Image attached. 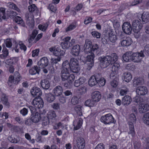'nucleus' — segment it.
Here are the masks:
<instances>
[{"label":"nucleus","mask_w":149,"mask_h":149,"mask_svg":"<svg viewBox=\"0 0 149 149\" xmlns=\"http://www.w3.org/2000/svg\"><path fill=\"white\" fill-rule=\"evenodd\" d=\"M118 56L116 53H113L111 56H100L98 59L103 68H106L113 61H118Z\"/></svg>","instance_id":"f257e3e1"},{"label":"nucleus","mask_w":149,"mask_h":149,"mask_svg":"<svg viewBox=\"0 0 149 149\" xmlns=\"http://www.w3.org/2000/svg\"><path fill=\"white\" fill-rule=\"evenodd\" d=\"M21 79V77L19 74L17 72H15L14 76H10L8 82V86L10 87L12 86L13 84H17Z\"/></svg>","instance_id":"f03ea898"},{"label":"nucleus","mask_w":149,"mask_h":149,"mask_svg":"<svg viewBox=\"0 0 149 149\" xmlns=\"http://www.w3.org/2000/svg\"><path fill=\"white\" fill-rule=\"evenodd\" d=\"M70 70L73 73H78L80 71V68L78 60L74 58H72L70 60Z\"/></svg>","instance_id":"7ed1b4c3"},{"label":"nucleus","mask_w":149,"mask_h":149,"mask_svg":"<svg viewBox=\"0 0 149 149\" xmlns=\"http://www.w3.org/2000/svg\"><path fill=\"white\" fill-rule=\"evenodd\" d=\"M100 120L105 124H109L112 123H115L116 122V120H114L113 117L110 113L102 116Z\"/></svg>","instance_id":"20e7f679"},{"label":"nucleus","mask_w":149,"mask_h":149,"mask_svg":"<svg viewBox=\"0 0 149 149\" xmlns=\"http://www.w3.org/2000/svg\"><path fill=\"white\" fill-rule=\"evenodd\" d=\"M144 56L143 51H141L139 53H133L132 52L131 61L134 62H140Z\"/></svg>","instance_id":"39448f33"},{"label":"nucleus","mask_w":149,"mask_h":149,"mask_svg":"<svg viewBox=\"0 0 149 149\" xmlns=\"http://www.w3.org/2000/svg\"><path fill=\"white\" fill-rule=\"evenodd\" d=\"M91 54L87 56L86 62L87 65V69L90 70L93 66L94 63V59L95 55L93 53H91Z\"/></svg>","instance_id":"423d86ee"},{"label":"nucleus","mask_w":149,"mask_h":149,"mask_svg":"<svg viewBox=\"0 0 149 149\" xmlns=\"http://www.w3.org/2000/svg\"><path fill=\"white\" fill-rule=\"evenodd\" d=\"M32 103L36 108H38L39 109L42 108L43 106V100L40 97H36L33 100Z\"/></svg>","instance_id":"0eeeda50"},{"label":"nucleus","mask_w":149,"mask_h":149,"mask_svg":"<svg viewBox=\"0 0 149 149\" xmlns=\"http://www.w3.org/2000/svg\"><path fill=\"white\" fill-rule=\"evenodd\" d=\"M143 26L142 24L138 20L133 21L132 24V28L134 32L140 31Z\"/></svg>","instance_id":"6e6552de"},{"label":"nucleus","mask_w":149,"mask_h":149,"mask_svg":"<svg viewBox=\"0 0 149 149\" xmlns=\"http://www.w3.org/2000/svg\"><path fill=\"white\" fill-rule=\"evenodd\" d=\"M123 30L126 34L130 35L131 33L132 28L130 22H125L122 26Z\"/></svg>","instance_id":"1a4fd4ad"},{"label":"nucleus","mask_w":149,"mask_h":149,"mask_svg":"<svg viewBox=\"0 0 149 149\" xmlns=\"http://www.w3.org/2000/svg\"><path fill=\"white\" fill-rule=\"evenodd\" d=\"M76 144L78 149H84L85 146L84 139L82 137H77L76 141Z\"/></svg>","instance_id":"9d476101"},{"label":"nucleus","mask_w":149,"mask_h":149,"mask_svg":"<svg viewBox=\"0 0 149 149\" xmlns=\"http://www.w3.org/2000/svg\"><path fill=\"white\" fill-rule=\"evenodd\" d=\"M85 46V48L84 50V52L86 54L92 53V44L90 40L87 39L86 40Z\"/></svg>","instance_id":"9b49d317"},{"label":"nucleus","mask_w":149,"mask_h":149,"mask_svg":"<svg viewBox=\"0 0 149 149\" xmlns=\"http://www.w3.org/2000/svg\"><path fill=\"white\" fill-rule=\"evenodd\" d=\"M56 116L55 111L52 110L48 112L47 118L50 120L52 123L55 124L56 121V119L55 118Z\"/></svg>","instance_id":"f8f14e48"},{"label":"nucleus","mask_w":149,"mask_h":149,"mask_svg":"<svg viewBox=\"0 0 149 149\" xmlns=\"http://www.w3.org/2000/svg\"><path fill=\"white\" fill-rule=\"evenodd\" d=\"M31 93L32 95L35 97H40L42 95V91L40 89L37 87H33L31 90Z\"/></svg>","instance_id":"ddd939ff"},{"label":"nucleus","mask_w":149,"mask_h":149,"mask_svg":"<svg viewBox=\"0 0 149 149\" xmlns=\"http://www.w3.org/2000/svg\"><path fill=\"white\" fill-rule=\"evenodd\" d=\"M48 64V61L47 57H43L38 62V67L41 68H44L47 67Z\"/></svg>","instance_id":"4468645a"},{"label":"nucleus","mask_w":149,"mask_h":149,"mask_svg":"<svg viewBox=\"0 0 149 149\" xmlns=\"http://www.w3.org/2000/svg\"><path fill=\"white\" fill-rule=\"evenodd\" d=\"M30 117L31 121L35 123H38L41 119V115L38 113L31 114Z\"/></svg>","instance_id":"2eb2a0df"},{"label":"nucleus","mask_w":149,"mask_h":149,"mask_svg":"<svg viewBox=\"0 0 149 149\" xmlns=\"http://www.w3.org/2000/svg\"><path fill=\"white\" fill-rule=\"evenodd\" d=\"M75 40L74 39H72L71 41L66 42L63 41L61 43V45L63 49H68L70 47H72L74 43Z\"/></svg>","instance_id":"dca6fc26"},{"label":"nucleus","mask_w":149,"mask_h":149,"mask_svg":"<svg viewBox=\"0 0 149 149\" xmlns=\"http://www.w3.org/2000/svg\"><path fill=\"white\" fill-rule=\"evenodd\" d=\"M136 92L138 95H144L147 93L148 90L145 86H139L137 88Z\"/></svg>","instance_id":"f3484780"},{"label":"nucleus","mask_w":149,"mask_h":149,"mask_svg":"<svg viewBox=\"0 0 149 149\" xmlns=\"http://www.w3.org/2000/svg\"><path fill=\"white\" fill-rule=\"evenodd\" d=\"M92 98L94 102H97L99 101L101 98V94L98 91H95L91 95Z\"/></svg>","instance_id":"a211bd4d"},{"label":"nucleus","mask_w":149,"mask_h":149,"mask_svg":"<svg viewBox=\"0 0 149 149\" xmlns=\"http://www.w3.org/2000/svg\"><path fill=\"white\" fill-rule=\"evenodd\" d=\"M63 88L60 86H57L53 90V93L56 97L59 96L62 94Z\"/></svg>","instance_id":"6ab92c4d"},{"label":"nucleus","mask_w":149,"mask_h":149,"mask_svg":"<svg viewBox=\"0 0 149 149\" xmlns=\"http://www.w3.org/2000/svg\"><path fill=\"white\" fill-rule=\"evenodd\" d=\"M26 23L31 28H33L34 25V20L33 16H29V15H26Z\"/></svg>","instance_id":"aec40b11"},{"label":"nucleus","mask_w":149,"mask_h":149,"mask_svg":"<svg viewBox=\"0 0 149 149\" xmlns=\"http://www.w3.org/2000/svg\"><path fill=\"white\" fill-rule=\"evenodd\" d=\"M61 76L62 81H64L69 80H74L75 77L74 75L71 74H61Z\"/></svg>","instance_id":"412c9836"},{"label":"nucleus","mask_w":149,"mask_h":149,"mask_svg":"<svg viewBox=\"0 0 149 149\" xmlns=\"http://www.w3.org/2000/svg\"><path fill=\"white\" fill-rule=\"evenodd\" d=\"M80 46L79 45H76L74 46L71 50V53L72 55L74 56H78L80 52Z\"/></svg>","instance_id":"4be33fe9"},{"label":"nucleus","mask_w":149,"mask_h":149,"mask_svg":"<svg viewBox=\"0 0 149 149\" xmlns=\"http://www.w3.org/2000/svg\"><path fill=\"white\" fill-rule=\"evenodd\" d=\"M65 51L64 49H61L60 47H57L54 52V55L60 57L61 56H63L64 54Z\"/></svg>","instance_id":"5701e85b"},{"label":"nucleus","mask_w":149,"mask_h":149,"mask_svg":"<svg viewBox=\"0 0 149 149\" xmlns=\"http://www.w3.org/2000/svg\"><path fill=\"white\" fill-rule=\"evenodd\" d=\"M40 84L42 87L45 90H48L50 87V84L49 81L47 79L42 80Z\"/></svg>","instance_id":"b1692460"},{"label":"nucleus","mask_w":149,"mask_h":149,"mask_svg":"<svg viewBox=\"0 0 149 149\" xmlns=\"http://www.w3.org/2000/svg\"><path fill=\"white\" fill-rule=\"evenodd\" d=\"M86 80L85 78L83 77H81L75 81L74 85L75 87H78L80 85H82L84 83Z\"/></svg>","instance_id":"393cba45"},{"label":"nucleus","mask_w":149,"mask_h":149,"mask_svg":"<svg viewBox=\"0 0 149 149\" xmlns=\"http://www.w3.org/2000/svg\"><path fill=\"white\" fill-rule=\"evenodd\" d=\"M131 97L129 95H126L124 97L122 100V104L124 105H129L132 101Z\"/></svg>","instance_id":"a878e982"},{"label":"nucleus","mask_w":149,"mask_h":149,"mask_svg":"<svg viewBox=\"0 0 149 149\" xmlns=\"http://www.w3.org/2000/svg\"><path fill=\"white\" fill-rule=\"evenodd\" d=\"M132 52L129 51L125 53L123 56V60L125 62L131 61Z\"/></svg>","instance_id":"bb28decb"},{"label":"nucleus","mask_w":149,"mask_h":149,"mask_svg":"<svg viewBox=\"0 0 149 149\" xmlns=\"http://www.w3.org/2000/svg\"><path fill=\"white\" fill-rule=\"evenodd\" d=\"M45 95L47 101L50 103L53 102L55 99V96L51 93H45Z\"/></svg>","instance_id":"cd10ccee"},{"label":"nucleus","mask_w":149,"mask_h":149,"mask_svg":"<svg viewBox=\"0 0 149 149\" xmlns=\"http://www.w3.org/2000/svg\"><path fill=\"white\" fill-rule=\"evenodd\" d=\"M149 107L147 104H143L139 106V110L140 113H143L148 111Z\"/></svg>","instance_id":"c85d7f7f"},{"label":"nucleus","mask_w":149,"mask_h":149,"mask_svg":"<svg viewBox=\"0 0 149 149\" xmlns=\"http://www.w3.org/2000/svg\"><path fill=\"white\" fill-rule=\"evenodd\" d=\"M40 71V67L37 66H34L31 69L29 70V73L32 75H35L36 74H39Z\"/></svg>","instance_id":"c756f323"},{"label":"nucleus","mask_w":149,"mask_h":149,"mask_svg":"<svg viewBox=\"0 0 149 149\" xmlns=\"http://www.w3.org/2000/svg\"><path fill=\"white\" fill-rule=\"evenodd\" d=\"M131 39L130 38H127L120 41L121 45L123 47L129 46L131 44Z\"/></svg>","instance_id":"7c9ffc66"},{"label":"nucleus","mask_w":149,"mask_h":149,"mask_svg":"<svg viewBox=\"0 0 149 149\" xmlns=\"http://www.w3.org/2000/svg\"><path fill=\"white\" fill-rule=\"evenodd\" d=\"M143 102V99L139 95H136L133 98V102L136 105H138L141 103Z\"/></svg>","instance_id":"2f4dec72"},{"label":"nucleus","mask_w":149,"mask_h":149,"mask_svg":"<svg viewBox=\"0 0 149 149\" xmlns=\"http://www.w3.org/2000/svg\"><path fill=\"white\" fill-rule=\"evenodd\" d=\"M117 61H113L111 64V65H113L111 67V70L113 72H116L119 69L120 65Z\"/></svg>","instance_id":"473e14b6"},{"label":"nucleus","mask_w":149,"mask_h":149,"mask_svg":"<svg viewBox=\"0 0 149 149\" xmlns=\"http://www.w3.org/2000/svg\"><path fill=\"white\" fill-rule=\"evenodd\" d=\"M2 52V54L0 55V58L3 59H5L8 56L9 53L8 50L5 47L4 45L3 46Z\"/></svg>","instance_id":"72a5a7b5"},{"label":"nucleus","mask_w":149,"mask_h":149,"mask_svg":"<svg viewBox=\"0 0 149 149\" xmlns=\"http://www.w3.org/2000/svg\"><path fill=\"white\" fill-rule=\"evenodd\" d=\"M123 78L125 81L127 82H129L132 79V76L130 73L128 72H124L123 75Z\"/></svg>","instance_id":"f704fd0d"},{"label":"nucleus","mask_w":149,"mask_h":149,"mask_svg":"<svg viewBox=\"0 0 149 149\" xmlns=\"http://www.w3.org/2000/svg\"><path fill=\"white\" fill-rule=\"evenodd\" d=\"M135 133L134 125L132 123H130L129 124L128 134H131L132 136H134Z\"/></svg>","instance_id":"c9c22d12"},{"label":"nucleus","mask_w":149,"mask_h":149,"mask_svg":"<svg viewBox=\"0 0 149 149\" xmlns=\"http://www.w3.org/2000/svg\"><path fill=\"white\" fill-rule=\"evenodd\" d=\"M98 82L94 77L92 76L89 79L88 84L90 86H93L95 85Z\"/></svg>","instance_id":"e433bc0d"},{"label":"nucleus","mask_w":149,"mask_h":149,"mask_svg":"<svg viewBox=\"0 0 149 149\" xmlns=\"http://www.w3.org/2000/svg\"><path fill=\"white\" fill-rule=\"evenodd\" d=\"M143 120L144 123L149 125V112L146 113L144 114Z\"/></svg>","instance_id":"4c0bfd02"},{"label":"nucleus","mask_w":149,"mask_h":149,"mask_svg":"<svg viewBox=\"0 0 149 149\" xmlns=\"http://www.w3.org/2000/svg\"><path fill=\"white\" fill-rule=\"evenodd\" d=\"M16 22L18 24L20 25L23 27L25 26V24L22 19L20 17L17 16L15 18V19Z\"/></svg>","instance_id":"58836bf2"},{"label":"nucleus","mask_w":149,"mask_h":149,"mask_svg":"<svg viewBox=\"0 0 149 149\" xmlns=\"http://www.w3.org/2000/svg\"><path fill=\"white\" fill-rule=\"evenodd\" d=\"M70 62H69L68 60H66L63 62L62 68L70 70Z\"/></svg>","instance_id":"ea45409f"},{"label":"nucleus","mask_w":149,"mask_h":149,"mask_svg":"<svg viewBox=\"0 0 149 149\" xmlns=\"http://www.w3.org/2000/svg\"><path fill=\"white\" fill-rule=\"evenodd\" d=\"M143 83V80L142 78H138L134 79L133 84L135 86L141 84Z\"/></svg>","instance_id":"a19ab883"},{"label":"nucleus","mask_w":149,"mask_h":149,"mask_svg":"<svg viewBox=\"0 0 149 149\" xmlns=\"http://www.w3.org/2000/svg\"><path fill=\"white\" fill-rule=\"evenodd\" d=\"M8 7L12 9L16 10L17 12H19L20 11V10L17 6L14 3L12 2H9L8 3Z\"/></svg>","instance_id":"79ce46f5"},{"label":"nucleus","mask_w":149,"mask_h":149,"mask_svg":"<svg viewBox=\"0 0 149 149\" xmlns=\"http://www.w3.org/2000/svg\"><path fill=\"white\" fill-rule=\"evenodd\" d=\"M0 17L1 19H5L6 18L5 9L3 8H1L0 9Z\"/></svg>","instance_id":"37998d69"},{"label":"nucleus","mask_w":149,"mask_h":149,"mask_svg":"<svg viewBox=\"0 0 149 149\" xmlns=\"http://www.w3.org/2000/svg\"><path fill=\"white\" fill-rule=\"evenodd\" d=\"M109 40L113 42H115L117 40V37L116 35L111 33H109Z\"/></svg>","instance_id":"c03bdc74"},{"label":"nucleus","mask_w":149,"mask_h":149,"mask_svg":"<svg viewBox=\"0 0 149 149\" xmlns=\"http://www.w3.org/2000/svg\"><path fill=\"white\" fill-rule=\"evenodd\" d=\"M38 33L36 30H34L32 32V34L30 36V38L28 39L29 43H30L34 40Z\"/></svg>","instance_id":"a18cd8bd"},{"label":"nucleus","mask_w":149,"mask_h":149,"mask_svg":"<svg viewBox=\"0 0 149 149\" xmlns=\"http://www.w3.org/2000/svg\"><path fill=\"white\" fill-rule=\"evenodd\" d=\"M136 120V116L134 113L131 114L129 116V124L130 123H132L133 124L135 123Z\"/></svg>","instance_id":"49530a36"},{"label":"nucleus","mask_w":149,"mask_h":149,"mask_svg":"<svg viewBox=\"0 0 149 149\" xmlns=\"http://www.w3.org/2000/svg\"><path fill=\"white\" fill-rule=\"evenodd\" d=\"M1 100L3 104L6 105H9V103L8 101V99L5 94H3L2 95Z\"/></svg>","instance_id":"de8ad7c7"},{"label":"nucleus","mask_w":149,"mask_h":149,"mask_svg":"<svg viewBox=\"0 0 149 149\" xmlns=\"http://www.w3.org/2000/svg\"><path fill=\"white\" fill-rule=\"evenodd\" d=\"M141 18L142 22L146 23L148 22L149 19V15L143 13L141 16Z\"/></svg>","instance_id":"09e8293b"},{"label":"nucleus","mask_w":149,"mask_h":149,"mask_svg":"<svg viewBox=\"0 0 149 149\" xmlns=\"http://www.w3.org/2000/svg\"><path fill=\"white\" fill-rule=\"evenodd\" d=\"M81 108V107L80 105L77 106L75 107V110L79 116L82 115Z\"/></svg>","instance_id":"8fccbe9b"},{"label":"nucleus","mask_w":149,"mask_h":149,"mask_svg":"<svg viewBox=\"0 0 149 149\" xmlns=\"http://www.w3.org/2000/svg\"><path fill=\"white\" fill-rule=\"evenodd\" d=\"M86 106L88 107L93 106L94 104V102L92 100L88 99L87 100L85 103Z\"/></svg>","instance_id":"3c124183"},{"label":"nucleus","mask_w":149,"mask_h":149,"mask_svg":"<svg viewBox=\"0 0 149 149\" xmlns=\"http://www.w3.org/2000/svg\"><path fill=\"white\" fill-rule=\"evenodd\" d=\"M57 97H58V99L60 103L64 104L65 102L66 98L62 95V94Z\"/></svg>","instance_id":"603ef678"},{"label":"nucleus","mask_w":149,"mask_h":149,"mask_svg":"<svg viewBox=\"0 0 149 149\" xmlns=\"http://www.w3.org/2000/svg\"><path fill=\"white\" fill-rule=\"evenodd\" d=\"M83 121V120L81 118H79V119L78 121L77 126L76 127H74V129L75 130H77L81 127Z\"/></svg>","instance_id":"864d4df0"},{"label":"nucleus","mask_w":149,"mask_h":149,"mask_svg":"<svg viewBox=\"0 0 149 149\" xmlns=\"http://www.w3.org/2000/svg\"><path fill=\"white\" fill-rule=\"evenodd\" d=\"M79 102V98L77 96H74L71 100V103L73 105L78 104Z\"/></svg>","instance_id":"5fc2aeb1"},{"label":"nucleus","mask_w":149,"mask_h":149,"mask_svg":"<svg viewBox=\"0 0 149 149\" xmlns=\"http://www.w3.org/2000/svg\"><path fill=\"white\" fill-rule=\"evenodd\" d=\"M28 9L30 12H32L37 10V8L34 4H33L29 6Z\"/></svg>","instance_id":"6e6d98bb"},{"label":"nucleus","mask_w":149,"mask_h":149,"mask_svg":"<svg viewBox=\"0 0 149 149\" xmlns=\"http://www.w3.org/2000/svg\"><path fill=\"white\" fill-rule=\"evenodd\" d=\"M91 34L94 37L97 38H99L100 37V33L97 31H93L91 32Z\"/></svg>","instance_id":"4d7b16f0"},{"label":"nucleus","mask_w":149,"mask_h":149,"mask_svg":"<svg viewBox=\"0 0 149 149\" xmlns=\"http://www.w3.org/2000/svg\"><path fill=\"white\" fill-rule=\"evenodd\" d=\"M17 15V13L13 11H10L8 13V16L11 18H13L15 17Z\"/></svg>","instance_id":"13d9d810"},{"label":"nucleus","mask_w":149,"mask_h":149,"mask_svg":"<svg viewBox=\"0 0 149 149\" xmlns=\"http://www.w3.org/2000/svg\"><path fill=\"white\" fill-rule=\"evenodd\" d=\"M6 46L8 48H10L12 47V43L10 39H7L5 41Z\"/></svg>","instance_id":"bf43d9fd"},{"label":"nucleus","mask_w":149,"mask_h":149,"mask_svg":"<svg viewBox=\"0 0 149 149\" xmlns=\"http://www.w3.org/2000/svg\"><path fill=\"white\" fill-rule=\"evenodd\" d=\"M106 81L104 78L102 77L101 79L99 80L98 81L99 84L100 86H104L105 83Z\"/></svg>","instance_id":"052dcab7"},{"label":"nucleus","mask_w":149,"mask_h":149,"mask_svg":"<svg viewBox=\"0 0 149 149\" xmlns=\"http://www.w3.org/2000/svg\"><path fill=\"white\" fill-rule=\"evenodd\" d=\"M50 120L47 118H45L42 121V125L43 126H46L49 124Z\"/></svg>","instance_id":"680f3d73"},{"label":"nucleus","mask_w":149,"mask_h":149,"mask_svg":"<svg viewBox=\"0 0 149 149\" xmlns=\"http://www.w3.org/2000/svg\"><path fill=\"white\" fill-rule=\"evenodd\" d=\"M76 26L73 24H70L66 29V32L70 31L76 28Z\"/></svg>","instance_id":"e2e57ef3"},{"label":"nucleus","mask_w":149,"mask_h":149,"mask_svg":"<svg viewBox=\"0 0 149 149\" xmlns=\"http://www.w3.org/2000/svg\"><path fill=\"white\" fill-rule=\"evenodd\" d=\"M118 38L121 41L127 38L125 36V34L123 33L120 32L118 33Z\"/></svg>","instance_id":"0e129e2a"},{"label":"nucleus","mask_w":149,"mask_h":149,"mask_svg":"<svg viewBox=\"0 0 149 149\" xmlns=\"http://www.w3.org/2000/svg\"><path fill=\"white\" fill-rule=\"evenodd\" d=\"M47 26L45 25H42L40 24L38 26V27L39 29L41 31H44L46 30Z\"/></svg>","instance_id":"69168bd1"},{"label":"nucleus","mask_w":149,"mask_h":149,"mask_svg":"<svg viewBox=\"0 0 149 149\" xmlns=\"http://www.w3.org/2000/svg\"><path fill=\"white\" fill-rule=\"evenodd\" d=\"M49 8L53 12H55L57 10L56 7L53 5L52 4H50L49 5Z\"/></svg>","instance_id":"338daca9"},{"label":"nucleus","mask_w":149,"mask_h":149,"mask_svg":"<svg viewBox=\"0 0 149 149\" xmlns=\"http://www.w3.org/2000/svg\"><path fill=\"white\" fill-rule=\"evenodd\" d=\"M95 149H105L104 146L102 143H100L98 144Z\"/></svg>","instance_id":"774afa93"}]
</instances>
